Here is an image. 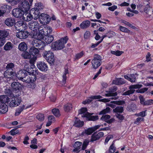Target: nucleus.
Wrapping results in <instances>:
<instances>
[{"mask_svg":"<svg viewBox=\"0 0 153 153\" xmlns=\"http://www.w3.org/2000/svg\"><path fill=\"white\" fill-rule=\"evenodd\" d=\"M68 40V37L66 36L63 38L56 40L52 43L51 46V49L54 51L62 49L64 48L65 45L67 43Z\"/></svg>","mask_w":153,"mask_h":153,"instance_id":"nucleus-1","label":"nucleus"},{"mask_svg":"<svg viewBox=\"0 0 153 153\" xmlns=\"http://www.w3.org/2000/svg\"><path fill=\"white\" fill-rule=\"evenodd\" d=\"M117 90V87L116 86L109 88L108 91H106L108 93L105 94V95L106 97H110V98L109 99H103L102 100V101L104 102H108L110 101V99H116L117 98L116 97L117 95V93L115 92Z\"/></svg>","mask_w":153,"mask_h":153,"instance_id":"nucleus-2","label":"nucleus"},{"mask_svg":"<svg viewBox=\"0 0 153 153\" xmlns=\"http://www.w3.org/2000/svg\"><path fill=\"white\" fill-rule=\"evenodd\" d=\"M34 39L32 41V44L35 47H39V50H44L45 46V42H43L41 39L43 38H39L36 36L33 35Z\"/></svg>","mask_w":153,"mask_h":153,"instance_id":"nucleus-3","label":"nucleus"},{"mask_svg":"<svg viewBox=\"0 0 153 153\" xmlns=\"http://www.w3.org/2000/svg\"><path fill=\"white\" fill-rule=\"evenodd\" d=\"M43 57L50 64H52L54 62V57L53 53L50 51H45L42 53Z\"/></svg>","mask_w":153,"mask_h":153,"instance_id":"nucleus-4","label":"nucleus"},{"mask_svg":"<svg viewBox=\"0 0 153 153\" xmlns=\"http://www.w3.org/2000/svg\"><path fill=\"white\" fill-rule=\"evenodd\" d=\"M102 58L100 55H94L93 59L91 61L93 68L94 69L97 68L102 64Z\"/></svg>","mask_w":153,"mask_h":153,"instance_id":"nucleus-5","label":"nucleus"},{"mask_svg":"<svg viewBox=\"0 0 153 153\" xmlns=\"http://www.w3.org/2000/svg\"><path fill=\"white\" fill-rule=\"evenodd\" d=\"M14 65L13 63L8 64L6 67V70L5 72V74L6 75H14L15 74L14 68Z\"/></svg>","mask_w":153,"mask_h":153,"instance_id":"nucleus-6","label":"nucleus"},{"mask_svg":"<svg viewBox=\"0 0 153 153\" xmlns=\"http://www.w3.org/2000/svg\"><path fill=\"white\" fill-rule=\"evenodd\" d=\"M142 86V85L136 84L132 85L129 87V90H128L122 94V95L126 96L129 95L130 94H132L135 91L134 89L139 88H141Z\"/></svg>","mask_w":153,"mask_h":153,"instance_id":"nucleus-7","label":"nucleus"},{"mask_svg":"<svg viewBox=\"0 0 153 153\" xmlns=\"http://www.w3.org/2000/svg\"><path fill=\"white\" fill-rule=\"evenodd\" d=\"M51 19L49 16L46 14L42 13L39 16V21L40 23L44 25L48 24Z\"/></svg>","mask_w":153,"mask_h":153,"instance_id":"nucleus-8","label":"nucleus"},{"mask_svg":"<svg viewBox=\"0 0 153 153\" xmlns=\"http://www.w3.org/2000/svg\"><path fill=\"white\" fill-rule=\"evenodd\" d=\"M104 134L102 132L97 133V132H94L92 134L90 139L91 142H94L99 140L101 138L104 136Z\"/></svg>","mask_w":153,"mask_h":153,"instance_id":"nucleus-9","label":"nucleus"},{"mask_svg":"<svg viewBox=\"0 0 153 153\" xmlns=\"http://www.w3.org/2000/svg\"><path fill=\"white\" fill-rule=\"evenodd\" d=\"M30 5L29 2L26 1H24L20 5L19 8L22 10L24 12H27L30 8Z\"/></svg>","mask_w":153,"mask_h":153,"instance_id":"nucleus-10","label":"nucleus"},{"mask_svg":"<svg viewBox=\"0 0 153 153\" xmlns=\"http://www.w3.org/2000/svg\"><path fill=\"white\" fill-rule=\"evenodd\" d=\"M13 15L15 17L21 19L24 12L20 8L13 9L12 11Z\"/></svg>","mask_w":153,"mask_h":153,"instance_id":"nucleus-11","label":"nucleus"},{"mask_svg":"<svg viewBox=\"0 0 153 153\" xmlns=\"http://www.w3.org/2000/svg\"><path fill=\"white\" fill-rule=\"evenodd\" d=\"M37 66L38 68L42 71H46L48 69V67L47 63L43 62H38Z\"/></svg>","mask_w":153,"mask_h":153,"instance_id":"nucleus-12","label":"nucleus"},{"mask_svg":"<svg viewBox=\"0 0 153 153\" xmlns=\"http://www.w3.org/2000/svg\"><path fill=\"white\" fill-rule=\"evenodd\" d=\"M39 24L36 21H30L29 24V27L32 30L34 31L37 30L39 28Z\"/></svg>","mask_w":153,"mask_h":153,"instance_id":"nucleus-13","label":"nucleus"},{"mask_svg":"<svg viewBox=\"0 0 153 153\" xmlns=\"http://www.w3.org/2000/svg\"><path fill=\"white\" fill-rule=\"evenodd\" d=\"M21 100L17 97L13 98L9 104V106L10 107H15L18 106Z\"/></svg>","mask_w":153,"mask_h":153,"instance_id":"nucleus-14","label":"nucleus"},{"mask_svg":"<svg viewBox=\"0 0 153 153\" xmlns=\"http://www.w3.org/2000/svg\"><path fill=\"white\" fill-rule=\"evenodd\" d=\"M11 87L13 91L16 93L20 91L21 87V85L19 83L16 82H13L11 84Z\"/></svg>","mask_w":153,"mask_h":153,"instance_id":"nucleus-15","label":"nucleus"},{"mask_svg":"<svg viewBox=\"0 0 153 153\" xmlns=\"http://www.w3.org/2000/svg\"><path fill=\"white\" fill-rule=\"evenodd\" d=\"M39 31V32L38 34L36 35L37 37L39 38H43L44 36L46 35V32L45 31L46 30V28H45V27L43 28H42L41 27H39L38 29Z\"/></svg>","mask_w":153,"mask_h":153,"instance_id":"nucleus-16","label":"nucleus"},{"mask_svg":"<svg viewBox=\"0 0 153 153\" xmlns=\"http://www.w3.org/2000/svg\"><path fill=\"white\" fill-rule=\"evenodd\" d=\"M28 33L27 31H22L16 33V36L20 39H25L28 36Z\"/></svg>","mask_w":153,"mask_h":153,"instance_id":"nucleus-17","label":"nucleus"},{"mask_svg":"<svg viewBox=\"0 0 153 153\" xmlns=\"http://www.w3.org/2000/svg\"><path fill=\"white\" fill-rule=\"evenodd\" d=\"M26 75H27V71L25 70H21L18 72L16 75L18 79L22 81Z\"/></svg>","mask_w":153,"mask_h":153,"instance_id":"nucleus-18","label":"nucleus"},{"mask_svg":"<svg viewBox=\"0 0 153 153\" xmlns=\"http://www.w3.org/2000/svg\"><path fill=\"white\" fill-rule=\"evenodd\" d=\"M33 18L32 15L27 12L23 13L21 19L25 21H30Z\"/></svg>","mask_w":153,"mask_h":153,"instance_id":"nucleus-19","label":"nucleus"},{"mask_svg":"<svg viewBox=\"0 0 153 153\" xmlns=\"http://www.w3.org/2000/svg\"><path fill=\"white\" fill-rule=\"evenodd\" d=\"M4 23L8 26L12 27L15 24V20L14 18H8L5 20Z\"/></svg>","mask_w":153,"mask_h":153,"instance_id":"nucleus-20","label":"nucleus"},{"mask_svg":"<svg viewBox=\"0 0 153 153\" xmlns=\"http://www.w3.org/2000/svg\"><path fill=\"white\" fill-rule=\"evenodd\" d=\"M126 81L124 79L121 78H117L114 80L112 83L117 85H121L125 84Z\"/></svg>","mask_w":153,"mask_h":153,"instance_id":"nucleus-21","label":"nucleus"},{"mask_svg":"<svg viewBox=\"0 0 153 153\" xmlns=\"http://www.w3.org/2000/svg\"><path fill=\"white\" fill-rule=\"evenodd\" d=\"M30 73L33 76H37L39 78L44 79L45 77V75L40 73L37 69H35V70H32Z\"/></svg>","mask_w":153,"mask_h":153,"instance_id":"nucleus-22","label":"nucleus"},{"mask_svg":"<svg viewBox=\"0 0 153 153\" xmlns=\"http://www.w3.org/2000/svg\"><path fill=\"white\" fill-rule=\"evenodd\" d=\"M8 110V107L7 105L3 102H0V113L5 114Z\"/></svg>","mask_w":153,"mask_h":153,"instance_id":"nucleus-23","label":"nucleus"},{"mask_svg":"<svg viewBox=\"0 0 153 153\" xmlns=\"http://www.w3.org/2000/svg\"><path fill=\"white\" fill-rule=\"evenodd\" d=\"M129 76L127 75H125L124 76L125 78L131 82H135L136 80V76H137V74H131L129 75Z\"/></svg>","mask_w":153,"mask_h":153,"instance_id":"nucleus-24","label":"nucleus"},{"mask_svg":"<svg viewBox=\"0 0 153 153\" xmlns=\"http://www.w3.org/2000/svg\"><path fill=\"white\" fill-rule=\"evenodd\" d=\"M76 120L74 124V126L77 128L81 127L84 125V122L81 121L79 118L75 117Z\"/></svg>","mask_w":153,"mask_h":153,"instance_id":"nucleus-25","label":"nucleus"},{"mask_svg":"<svg viewBox=\"0 0 153 153\" xmlns=\"http://www.w3.org/2000/svg\"><path fill=\"white\" fill-rule=\"evenodd\" d=\"M43 39L45 43L48 44L51 43L53 41L54 38L52 35H46L44 36Z\"/></svg>","mask_w":153,"mask_h":153,"instance_id":"nucleus-26","label":"nucleus"},{"mask_svg":"<svg viewBox=\"0 0 153 153\" xmlns=\"http://www.w3.org/2000/svg\"><path fill=\"white\" fill-rule=\"evenodd\" d=\"M87 115L85 116L89 120L95 121L98 120L99 116L97 115L93 116V113L87 114Z\"/></svg>","mask_w":153,"mask_h":153,"instance_id":"nucleus-27","label":"nucleus"},{"mask_svg":"<svg viewBox=\"0 0 153 153\" xmlns=\"http://www.w3.org/2000/svg\"><path fill=\"white\" fill-rule=\"evenodd\" d=\"M91 22L89 20L84 21L80 25V28L82 29L87 28L90 26Z\"/></svg>","mask_w":153,"mask_h":153,"instance_id":"nucleus-28","label":"nucleus"},{"mask_svg":"<svg viewBox=\"0 0 153 153\" xmlns=\"http://www.w3.org/2000/svg\"><path fill=\"white\" fill-rule=\"evenodd\" d=\"M64 71L62 75V83L65 84L66 83V80L67 79L66 74H69V71L68 68L67 67H65L64 68Z\"/></svg>","mask_w":153,"mask_h":153,"instance_id":"nucleus-29","label":"nucleus"},{"mask_svg":"<svg viewBox=\"0 0 153 153\" xmlns=\"http://www.w3.org/2000/svg\"><path fill=\"white\" fill-rule=\"evenodd\" d=\"M35 47H32L30 48L29 50V52L30 54L33 56H36L37 54H38L39 53V50L35 48Z\"/></svg>","mask_w":153,"mask_h":153,"instance_id":"nucleus-30","label":"nucleus"},{"mask_svg":"<svg viewBox=\"0 0 153 153\" xmlns=\"http://www.w3.org/2000/svg\"><path fill=\"white\" fill-rule=\"evenodd\" d=\"M18 48L19 50L22 51H25L27 49L26 44L25 42H22L19 44Z\"/></svg>","mask_w":153,"mask_h":153,"instance_id":"nucleus-31","label":"nucleus"},{"mask_svg":"<svg viewBox=\"0 0 153 153\" xmlns=\"http://www.w3.org/2000/svg\"><path fill=\"white\" fill-rule=\"evenodd\" d=\"M10 98L7 95H2L0 96V102L5 104L10 101Z\"/></svg>","mask_w":153,"mask_h":153,"instance_id":"nucleus-32","label":"nucleus"},{"mask_svg":"<svg viewBox=\"0 0 153 153\" xmlns=\"http://www.w3.org/2000/svg\"><path fill=\"white\" fill-rule=\"evenodd\" d=\"M88 112H87V109L86 108H81L79 111V113L82 114L81 116L82 117H86L85 116L87 115Z\"/></svg>","mask_w":153,"mask_h":153,"instance_id":"nucleus-33","label":"nucleus"},{"mask_svg":"<svg viewBox=\"0 0 153 153\" xmlns=\"http://www.w3.org/2000/svg\"><path fill=\"white\" fill-rule=\"evenodd\" d=\"M9 33L6 30H0V37L4 38L6 39V38L9 35Z\"/></svg>","mask_w":153,"mask_h":153,"instance_id":"nucleus-34","label":"nucleus"},{"mask_svg":"<svg viewBox=\"0 0 153 153\" xmlns=\"http://www.w3.org/2000/svg\"><path fill=\"white\" fill-rule=\"evenodd\" d=\"M13 48V45L10 42H7L4 47V49L6 51L10 50Z\"/></svg>","mask_w":153,"mask_h":153,"instance_id":"nucleus-35","label":"nucleus"},{"mask_svg":"<svg viewBox=\"0 0 153 153\" xmlns=\"http://www.w3.org/2000/svg\"><path fill=\"white\" fill-rule=\"evenodd\" d=\"M136 109V105L134 103H132L128 105L127 108V110L130 112L134 111Z\"/></svg>","mask_w":153,"mask_h":153,"instance_id":"nucleus-36","label":"nucleus"},{"mask_svg":"<svg viewBox=\"0 0 153 153\" xmlns=\"http://www.w3.org/2000/svg\"><path fill=\"white\" fill-rule=\"evenodd\" d=\"M123 110V107L121 106H117L113 110V112L116 114L122 113Z\"/></svg>","mask_w":153,"mask_h":153,"instance_id":"nucleus-37","label":"nucleus"},{"mask_svg":"<svg viewBox=\"0 0 153 153\" xmlns=\"http://www.w3.org/2000/svg\"><path fill=\"white\" fill-rule=\"evenodd\" d=\"M21 56L22 57L25 59H30L31 57L30 53L27 51L23 52Z\"/></svg>","mask_w":153,"mask_h":153,"instance_id":"nucleus-38","label":"nucleus"},{"mask_svg":"<svg viewBox=\"0 0 153 153\" xmlns=\"http://www.w3.org/2000/svg\"><path fill=\"white\" fill-rule=\"evenodd\" d=\"M90 142H91L90 140H89L88 139H85L83 141L82 145V150H85L86 148Z\"/></svg>","mask_w":153,"mask_h":153,"instance_id":"nucleus-39","label":"nucleus"},{"mask_svg":"<svg viewBox=\"0 0 153 153\" xmlns=\"http://www.w3.org/2000/svg\"><path fill=\"white\" fill-rule=\"evenodd\" d=\"M72 105L71 103H67L64 106V110L66 112L69 111L72 108Z\"/></svg>","mask_w":153,"mask_h":153,"instance_id":"nucleus-40","label":"nucleus"},{"mask_svg":"<svg viewBox=\"0 0 153 153\" xmlns=\"http://www.w3.org/2000/svg\"><path fill=\"white\" fill-rule=\"evenodd\" d=\"M52 112L56 117H59L60 116L59 110L58 109L53 108L52 109Z\"/></svg>","mask_w":153,"mask_h":153,"instance_id":"nucleus-41","label":"nucleus"},{"mask_svg":"<svg viewBox=\"0 0 153 153\" xmlns=\"http://www.w3.org/2000/svg\"><path fill=\"white\" fill-rule=\"evenodd\" d=\"M25 107V106L24 105H23L22 107H20L18 108L16 110L15 115L16 116L19 115L23 111V110L24 109Z\"/></svg>","mask_w":153,"mask_h":153,"instance_id":"nucleus-42","label":"nucleus"},{"mask_svg":"<svg viewBox=\"0 0 153 153\" xmlns=\"http://www.w3.org/2000/svg\"><path fill=\"white\" fill-rule=\"evenodd\" d=\"M102 98V97L100 95H98V96H91L90 98L87 100L88 101V104L91 102L92 101V99H100Z\"/></svg>","mask_w":153,"mask_h":153,"instance_id":"nucleus-43","label":"nucleus"},{"mask_svg":"<svg viewBox=\"0 0 153 153\" xmlns=\"http://www.w3.org/2000/svg\"><path fill=\"white\" fill-rule=\"evenodd\" d=\"M119 29L120 31L124 33H129L130 32V30L127 28L121 25L119 26Z\"/></svg>","mask_w":153,"mask_h":153,"instance_id":"nucleus-44","label":"nucleus"},{"mask_svg":"<svg viewBox=\"0 0 153 153\" xmlns=\"http://www.w3.org/2000/svg\"><path fill=\"white\" fill-rule=\"evenodd\" d=\"M39 10H38L37 9H35L34 8H33L31 10V12L33 14L35 15V16L36 17L39 16L40 13L39 12Z\"/></svg>","mask_w":153,"mask_h":153,"instance_id":"nucleus-45","label":"nucleus"},{"mask_svg":"<svg viewBox=\"0 0 153 153\" xmlns=\"http://www.w3.org/2000/svg\"><path fill=\"white\" fill-rule=\"evenodd\" d=\"M36 59L37 57L36 56H33L32 58L30 59L29 62L31 65V67L32 69L35 67L34 65V62L36 61Z\"/></svg>","mask_w":153,"mask_h":153,"instance_id":"nucleus-46","label":"nucleus"},{"mask_svg":"<svg viewBox=\"0 0 153 153\" xmlns=\"http://www.w3.org/2000/svg\"><path fill=\"white\" fill-rule=\"evenodd\" d=\"M116 149V147L114 146V142H113L112 143L109 148V152L110 153H114Z\"/></svg>","mask_w":153,"mask_h":153,"instance_id":"nucleus-47","label":"nucleus"},{"mask_svg":"<svg viewBox=\"0 0 153 153\" xmlns=\"http://www.w3.org/2000/svg\"><path fill=\"white\" fill-rule=\"evenodd\" d=\"M84 54V53L83 51L77 53L75 55V60H78L79 59L82 57Z\"/></svg>","mask_w":153,"mask_h":153,"instance_id":"nucleus-48","label":"nucleus"},{"mask_svg":"<svg viewBox=\"0 0 153 153\" xmlns=\"http://www.w3.org/2000/svg\"><path fill=\"white\" fill-rule=\"evenodd\" d=\"M94 132V131L92 127L88 128L87 129L85 130V134L86 135H91Z\"/></svg>","mask_w":153,"mask_h":153,"instance_id":"nucleus-49","label":"nucleus"},{"mask_svg":"<svg viewBox=\"0 0 153 153\" xmlns=\"http://www.w3.org/2000/svg\"><path fill=\"white\" fill-rule=\"evenodd\" d=\"M36 118L39 121H43L45 118L44 114H39L36 116Z\"/></svg>","mask_w":153,"mask_h":153,"instance_id":"nucleus-50","label":"nucleus"},{"mask_svg":"<svg viewBox=\"0 0 153 153\" xmlns=\"http://www.w3.org/2000/svg\"><path fill=\"white\" fill-rule=\"evenodd\" d=\"M121 22L124 24L125 25L129 26L133 29H134L136 28L135 26L132 25L129 22H128L125 20H122Z\"/></svg>","mask_w":153,"mask_h":153,"instance_id":"nucleus-51","label":"nucleus"},{"mask_svg":"<svg viewBox=\"0 0 153 153\" xmlns=\"http://www.w3.org/2000/svg\"><path fill=\"white\" fill-rule=\"evenodd\" d=\"M106 36L108 38L112 37L115 34V33L112 31H110L107 33L106 34Z\"/></svg>","mask_w":153,"mask_h":153,"instance_id":"nucleus-52","label":"nucleus"},{"mask_svg":"<svg viewBox=\"0 0 153 153\" xmlns=\"http://www.w3.org/2000/svg\"><path fill=\"white\" fill-rule=\"evenodd\" d=\"M15 24V27L16 28H17V27H20L21 26L23 27V26L25 25L24 22L21 21L17 22Z\"/></svg>","mask_w":153,"mask_h":153,"instance_id":"nucleus-53","label":"nucleus"},{"mask_svg":"<svg viewBox=\"0 0 153 153\" xmlns=\"http://www.w3.org/2000/svg\"><path fill=\"white\" fill-rule=\"evenodd\" d=\"M34 8L40 11L43 9V6L41 3L39 2L36 4V7Z\"/></svg>","mask_w":153,"mask_h":153,"instance_id":"nucleus-54","label":"nucleus"},{"mask_svg":"<svg viewBox=\"0 0 153 153\" xmlns=\"http://www.w3.org/2000/svg\"><path fill=\"white\" fill-rule=\"evenodd\" d=\"M110 111V108L109 107L106 108L105 109L102 110L100 112L99 114H104L107 113H108Z\"/></svg>","mask_w":153,"mask_h":153,"instance_id":"nucleus-55","label":"nucleus"},{"mask_svg":"<svg viewBox=\"0 0 153 153\" xmlns=\"http://www.w3.org/2000/svg\"><path fill=\"white\" fill-rule=\"evenodd\" d=\"M6 1L9 2L12 5H15L17 4L21 0H6Z\"/></svg>","mask_w":153,"mask_h":153,"instance_id":"nucleus-56","label":"nucleus"},{"mask_svg":"<svg viewBox=\"0 0 153 153\" xmlns=\"http://www.w3.org/2000/svg\"><path fill=\"white\" fill-rule=\"evenodd\" d=\"M110 117V116L109 115H103L101 118L100 119L106 122V121L108 120Z\"/></svg>","mask_w":153,"mask_h":153,"instance_id":"nucleus-57","label":"nucleus"},{"mask_svg":"<svg viewBox=\"0 0 153 153\" xmlns=\"http://www.w3.org/2000/svg\"><path fill=\"white\" fill-rule=\"evenodd\" d=\"M45 28H46L45 31L46 32V35H48V34L52 32V29L50 27L47 26L45 27Z\"/></svg>","mask_w":153,"mask_h":153,"instance_id":"nucleus-58","label":"nucleus"},{"mask_svg":"<svg viewBox=\"0 0 153 153\" xmlns=\"http://www.w3.org/2000/svg\"><path fill=\"white\" fill-rule=\"evenodd\" d=\"M124 102L123 101H112L110 103L113 104H116L118 105H122L123 104Z\"/></svg>","mask_w":153,"mask_h":153,"instance_id":"nucleus-59","label":"nucleus"},{"mask_svg":"<svg viewBox=\"0 0 153 153\" xmlns=\"http://www.w3.org/2000/svg\"><path fill=\"white\" fill-rule=\"evenodd\" d=\"M144 119L142 117H138L136 119V120L134 122V123L137 125H139L140 122L143 121Z\"/></svg>","mask_w":153,"mask_h":153,"instance_id":"nucleus-60","label":"nucleus"},{"mask_svg":"<svg viewBox=\"0 0 153 153\" xmlns=\"http://www.w3.org/2000/svg\"><path fill=\"white\" fill-rule=\"evenodd\" d=\"M111 53L117 56H120L122 53V51H111Z\"/></svg>","mask_w":153,"mask_h":153,"instance_id":"nucleus-61","label":"nucleus"},{"mask_svg":"<svg viewBox=\"0 0 153 153\" xmlns=\"http://www.w3.org/2000/svg\"><path fill=\"white\" fill-rule=\"evenodd\" d=\"M115 116L119 120L121 121H122L124 119V116L119 113L116 114Z\"/></svg>","mask_w":153,"mask_h":153,"instance_id":"nucleus-62","label":"nucleus"},{"mask_svg":"<svg viewBox=\"0 0 153 153\" xmlns=\"http://www.w3.org/2000/svg\"><path fill=\"white\" fill-rule=\"evenodd\" d=\"M91 35L90 32L89 31H86L85 33L84 34V38L85 39H88Z\"/></svg>","mask_w":153,"mask_h":153,"instance_id":"nucleus-63","label":"nucleus"},{"mask_svg":"<svg viewBox=\"0 0 153 153\" xmlns=\"http://www.w3.org/2000/svg\"><path fill=\"white\" fill-rule=\"evenodd\" d=\"M153 104V100H149L147 101H145V103L144 105H151Z\"/></svg>","mask_w":153,"mask_h":153,"instance_id":"nucleus-64","label":"nucleus"}]
</instances>
